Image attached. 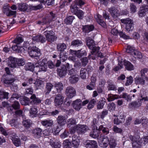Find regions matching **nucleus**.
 <instances>
[{
    "label": "nucleus",
    "instance_id": "obj_1",
    "mask_svg": "<svg viewBox=\"0 0 148 148\" xmlns=\"http://www.w3.org/2000/svg\"><path fill=\"white\" fill-rule=\"evenodd\" d=\"M130 140L132 141L133 148H140L142 143L146 144L148 141V136L144 137L143 138H140L138 136H133L130 135Z\"/></svg>",
    "mask_w": 148,
    "mask_h": 148
},
{
    "label": "nucleus",
    "instance_id": "obj_2",
    "mask_svg": "<svg viewBox=\"0 0 148 148\" xmlns=\"http://www.w3.org/2000/svg\"><path fill=\"white\" fill-rule=\"evenodd\" d=\"M121 23L125 25V29L126 31L130 32L132 31L134 28V22L131 19L128 18L121 20Z\"/></svg>",
    "mask_w": 148,
    "mask_h": 148
},
{
    "label": "nucleus",
    "instance_id": "obj_3",
    "mask_svg": "<svg viewBox=\"0 0 148 148\" xmlns=\"http://www.w3.org/2000/svg\"><path fill=\"white\" fill-rule=\"evenodd\" d=\"M28 52L32 57H38L41 55L40 49L36 46L28 48Z\"/></svg>",
    "mask_w": 148,
    "mask_h": 148
},
{
    "label": "nucleus",
    "instance_id": "obj_4",
    "mask_svg": "<svg viewBox=\"0 0 148 148\" xmlns=\"http://www.w3.org/2000/svg\"><path fill=\"white\" fill-rule=\"evenodd\" d=\"M47 62L46 60L44 59L38 63H36L35 64V66L36 68L38 67V72L42 71H46L47 70Z\"/></svg>",
    "mask_w": 148,
    "mask_h": 148
},
{
    "label": "nucleus",
    "instance_id": "obj_5",
    "mask_svg": "<svg viewBox=\"0 0 148 148\" xmlns=\"http://www.w3.org/2000/svg\"><path fill=\"white\" fill-rule=\"evenodd\" d=\"M44 33L46 39L49 42H53L57 38V37L55 36L54 32L51 30H46L44 32Z\"/></svg>",
    "mask_w": 148,
    "mask_h": 148
},
{
    "label": "nucleus",
    "instance_id": "obj_6",
    "mask_svg": "<svg viewBox=\"0 0 148 148\" xmlns=\"http://www.w3.org/2000/svg\"><path fill=\"white\" fill-rule=\"evenodd\" d=\"M75 128L79 134L84 133L89 130V128L85 125L78 124L75 126Z\"/></svg>",
    "mask_w": 148,
    "mask_h": 148
},
{
    "label": "nucleus",
    "instance_id": "obj_7",
    "mask_svg": "<svg viewBox=\"0 0 148 148\" xmlns=\"http://www.w3.org/2000/svg\"><path fill=\"white\" fill-rule=\"evenodd\" d=\"M66 92L68 97L71 98L76 95V91L75 89L72 86H68L66 90Z\"/></svg>",
    "mask_w": 148,
    "mask_h": 148
},
{
    "label": "nucleus",
    "instance_id": "obj_8",
    "mask_svg": "<svg viewBox=\"0 0 148 148\" xmlns=\"http://www.w3.org/2000/svg\"><path fill=\"white\" fill-rule=\"evenodd\" d=\"M71 11L74 13L80 19H82L84 16V13L81 10H78L75 7H73L71 9Z\"/></svg>",
    "mask_w": 148,
    "mask_h": 148
},
{
    "label": "nucleus",
    "instance_id": "obj_9",
    "mask_svg": "<svg viewBox=\"0 0 148 148\" xmlns=\"http://www.w3.org/2000/svg\"><path fill=\"white\" fill-rule=\"evenodd\" d=\"M109 140L107 137L100 138L99 141V146L102 147L106 148L109 145Z\"/></svg>",
    "mask_w": 148,
    "mask_h": 148
},
{
    "label": "nucleus",
    "instance_id": "obj_10",
    "mask_svg": "<svg viewBox=\"0 0 148 148\" xmlns=\"http://www.w3.org/2000/svg\"><path fill=\"white\" fill-rule=\"evenodd\" d=\"M64 97L60 94H58L56 96L54 100L55 104L56 106H59L63 102Z\"/></svg>",
    "mask_w": 148,
    "mask_h": 148
},
{
    "label": "nucleus",
    "instance_id": "obj_11",
    "mask_svg": "<svg viewBox=\"0 0 148 148\" xmlns=\"http://www.w3.org/2000/svg\"><path fill=\"white\" fill-rule=\"evenodd\" d=\"M57 122L61 127L63 126L66 123V118L65 116H58L57 119Z\"/></svg>",
    "mask_w": 148,
    "mask_h": 148
},
{
    "label": "nucleus",
    "instance_id": "obj_12",
    "mask_svg": "<svg viewBox=\"0 0 148 148\" xmlns=\"http://www.w3.org/2000/svg\"><path fill=\"white\" fill-rule=\"evenodd\" d=\"M57 70L58 74L61 77H64L66 74L67 69L64 66H62L58 68Z\"/></svg>",
    "mask_w": 148,
    "mask_h": 148
},
{
    "label": "nucleus",
    "instance_id": "obj_13",
    "mask_svg": "<svg viewBox=\"0 0 148 148\" xmlns=\"http://www.w3.org/2000/svg\"><path fill=\"white\" fill-rule=\"evenodd\" d=\"M73 106L74 108L77 110H79L82 107V101L80 99H77L73 101Z\"/></svg>",
    "mask_w": 148,
    "mask_h": 148
},
{
    "label": "nucleus",
    "instance_id": "obj_14",
    "mask_svg": "<svg viewBox=\"0 0 148 148\" xmlns=\"http://www.w3.org/2000/svg\"><path fill=\"white\" fill-rule=\"evenodd\" d=\"M16 59L12 57H9L7 60L8 64L9 67L13 68L16 67Z\"/></svg>",
    "mask_w": 148,
    "mask_h": 148
},
{
    "label": "nucleus",
    "instance_id": "obj_15",
    "mask_svg": "<svg viewBox=\"0 0 148 148\" xmlns=\"http://www.w3.org/2000/svg\"><path fill=\"white\" fill-rule=\"evenodd\" d=\"M72 145L74 147L77 148L79 144V140L77 136L74 135L72 137Z\"/></svg>",
    "mask_w": 148,
    "mask_h": 148
},
{
    "label": "nucleus",
    "instance_id": "obj_16",
    "mask_svg": "<svg viewBox=\"0 0 148 148\" xmlns=\"http://www.w3.org/2000/svg\"><path fill=\"white\" fill-rule=\"evenodd\" d=\"M86 148H97V144L95 140H90L86 143L85 144Z\"/></svg>",
    "mask_w": 148,
    "mask_h": 148
},
{
    "label": "nucleus",
    "instance_id": "obj_17",
    "mask_svg": "<svg viewBox=\"0 0 148 148\" xmlns=\"http://www.w3.org/2000/svg\"><path fill=\"white\" fill-rule=\"evenodd\" d=\"M109 11L112 16L114 18H116L119 15L118 10L114 7H112L110 8Z\"/></svg>",
    "mask_w": 148,
    "mask_h": 148
},
{
    "label": "nucleus",
    "instance_id": "obj_18",
    "mask_svg": "<svg viewBox=\"0 0 148 148\" xmlns=\"http://www.w3.org/2000/svg\"><path fill=\"white\" fill-rule=\"evenodd\" d=\"M100 134V132L99 130L96 129L93 130L92 131H91L89 135L91 137L93 138H98Z\"/></svg>",
    "mask_w": 148,
    "mask_h": 148
},
{
    "label": "nucleus",
    "instance_id": "obj_19",
    "mask_svg": "<svg viewBox=\"0 0 148 148\" xmlns=\"http://www.w3.org/2000/svg\"><path fill=\"white\" fill-rule=\"evenodd\" d=\"M14 81V79L12 75H7L3 82L4 84L7 85L11 84Z\"/></svg>",
    "mask_w": 148,
    "mask_h": 148
},
{
    "label": "nucleus",
    "instance_id": "obj_20",
    "mask_svg": "<svg viewBox=\"0 0 148 148\" xmlns=\"http://www.w3.org/2000/svg\"><path fill=\"white\" fill-rule=\"evenodd\" d=\"M78 76L76 75H71L69 78V82L71 84H75L79 80Z\"/></svg>",
    "mask_w": 148,
    "mask_h": 148
},
{
    "label": "nucleus",
    "instance_id": "obj_21",
    "mask_svg": "<svg viewBox=\"0 0 148 148\" xmlns=\"http://www.w3.org/2000/svg\"><path fill=\"white\" fill-rule=\"evenodd\" d=\"M123 62L125 68L127 70L131 71L134 69L133 65L130 62L126 60H124Z\"/></svg>",
    "mask_w": 148,
    "mask_h": 148
},
{
    "label": "nucleus",
    "instance_id": "obj_22",
    "mask_svg": "<svg viewBox=\"0 0 148 148\" xmlns=\"http://www.w3.org/2000/svg\"><path fill=\"white\" fill-rule=\"evenodd\" d=\"M30 99L32 100L31 102L32 104L36 105L41 102V100L39 98L36 97L34 94L32 95Z\"/></svg>",
    "mask_w": 148,
    "mask_h": 148
},
{
    "label": "nucleus",
    "instance_id": "obj_23",
    "mask_svg": "<svg viewBox=\"0 0 148 148\" xmlns=\"http://www.w3.org/2000/svg\"><path fill=\"white\" fill-rule=\"evenodd\" d=\"M41 123L43 126L47 127L51 126L53 124V122L51 120H45L41 121Z\"/></svg>",
    "mask_w": 148,
    "mask_h": 148
},
{
    "label": "nucleus",
    "instance_id": "obj_24",
    "mask_svg": "<svg viewBox=\"0 0 148 148\" xmlns=\"http://www.w3.org/2000/svg\"><path fill=\"white\" fill-rule=\"evenodd\" d=\"M86 42L87 45L90 49H91L92 47V46L95 45V43L92 38L89 37H87L86 39Z\"/></svg>",
    "mask_w": 148,
    "mask_h": 148
},
{
    "label": "nucleus",
    "instance_id": "obj_25",
    "mask_svg": "<svg viewBox=\"0 0 148 148\" xmlns=\"http://www.w3.org/2000/svg\"><path fill=\"white\" fill-rule=\"evenodd\" d=\"M22 124L25 127L28 129L31 126L32 122L30 119H25L23 120Z\"/></svg>",
    "mask_w": 148,
    "mask_h": 148
},
{
    "label": "nucleus",
    "instance_id": "obj_26",
    "mask_svg": "<svg viewBox=\"0 0 148 148\" xmlns=\"http://www.w3.org/2000/svg\"><path fill=\"white\" fill-rule=\"evenodd\" d=\"M37 112V109L36 107H32L29 110L30 116L31 117H34L36 116Z\"/></svg>",
    "mask_w": 148,
    "mask_h": 148
},
{
    "label": "nucleus",
    "instance_id": "obj_27",
    "mask_svg": "<svg viewBox=\"0 0 148 148\" xmlns=\"http://www.w3.org/2000/svg\"><path fill=\"white\" fill-rule=\"evenodd\" d=\"M55 15L52 12L50 13V16L48 17L43 18L42 20V21H46V23L49 22L51 21H53L55 19Z\"/></svg>",
    "mask_w": 148,
    "mask_h": 148
},
{
    "label": "nucleus",
    "instance_id": "obj_28",
    "mask_svg": "<svg viewBox=\"0 0 148 148\" xmlns=\"http://www.w3.org/2000/svg\"><path fill=\"white\" fill-rule=\"evenodd\" d=\"M134 82L136 85H143L145 84V80L141 77H136L134 79Z\"/></svg>",
    "mask_w": 148,
    "mask_h": 148
},
{
    "label": "nucleus",
    "instance_id": "obj_29",
    "mask_svg": "<svg viewBox=\"0 0 148 148\" xmlns=\"http://www.w3.org/2000/svg\"><path fill=\"white\" fill-rule=\"evenodd\" d=\"M18 9L21 11H25L27 9V5L25 3H19L17 4Z\"/></svg>",
    "mask_w": 148,
    "mask_h": 148
},
{
    "label": "nucleus",
    "instance_id": "obj_30",
    "mask_svg": "<svg viewBox=\"0 0 148 148\" xmlns=\"http://www.w3.org/2000/svg\"><path fill=\"white\" fill-rule=\"evenodd\" d=\"M96 18L97 22L102 26L105 27L106 26V23L101 18V16L99 14H98Z\"/></svg>",
    "mask_w": 148,
    "mask_h": 148
},
{
    "label": "nucleus",
    "instance_id": "obj_31",
    "mask_svg": "<svg viewBox=\"0 0 148 148\" xmlns=\"http://www.w3.org/2000/svg\"><path fill=\"white\" fill-rule=\"evenodd\" d=\"M147 11V9L144 7H142L140 8V10L138 12L139 16L140 17H142L145 16L146 14V12Z\"/></svg>",
    "mask_w": 148,
    "mask_h": 148
},
{
    "label": "nucleus",
    "instance_id": "obj_32",
    "mask_svg": "<svg viewBox=\"0 0 148 148\" xmlns=\"http://www.w3.org/2000/svg\"><path fill=\"white\" fill-rule=\"evenodd\" d=\"M83 45L82 42L78 40H73L71 43V45L75 47H78Z\"/></svg>",
    "mask_w": 148,
    "mask_h": 148
},
{
    "label": "nucleus",
    "instance_id": "obj_33",
    "mask_svg": "<svg viewBox=\"0 0 148 148\" xmlns=\"http://www.w3.org/2000/svg\"><path fill=\"white\" fill-rule=\"evenodd\" d=\"M42 130L39 128L35 129L33 131L34 135L37 138H39L41 135Z\"/></svg>",
    "mask_w": 148,
    "mask_h": 148
},
{
    "label": "nucleus",
    "instance_id": "obj_34",
    "mask_svg": "<svg viewBox=\"0 0 148 148\" xmlns=\"http://www.w3.org/2000/svg\"><path fill=\"white\" fill-rule=\"evenodd\" d=\"M32 39L37 42H40L42 43L45 41V38L42 35H38L35 36L33 37Z\"/></svg>",
    "mask_w": 148,
    "mask_h": 148
},
{
    "label": "nucleus",
    "instance_id": "obj_35",
    "mask_svg": "<svg viewBox=\"0 0 148 148\" xmlns=\"http://www.w3.org/2000/svg\"><path fill=\"white\" fill-rule=\"evenodd\" d=\"M106 99L104 98H102L98 103L97 106V108L98 109H102L106 103Z\"/></svg>",
    "mask_w": 148,
    "mask_h": 148
},
{
    "label": "nucleus",
    "instance_id": "obj_36",
    "mask_svg": "<svg viewBox=\"0 0 148 148\" xmlns=\"http://www.w3.org/2000/svg\"><path fill=\"white\" fill-rule=\"evenodd\" d=\"M87 75V70L84 68H81L80 72V76L81 78L83 79H85L86 78Z\"/></svg>",
    "mask_w": 148,
    "mask_h": 148
},
{
    "label": "nucleus",
    "instance_id": "obj_37",
    "mask_svg": "<svg viewBox=\"0 0 148 148\" xmlns=\"http://www.w3.org/2000/svg\"><path fill=\"white\" fill-rule=\"evenodd\" d=\"M57 48L58 51L63 52L66 49V46L64 43H59L57 45Z\"/></svg>",
    "mask_w": 148,
    "mask_h": 148
},
{
    "label": "nucleus",
    "instance_id": "obj_38",
    "mask_svg": "<svg viewBox=\"0 0 148 148\" xmlns=\"http://www.w3.org/2000/svg\"><path fill=\"white\" fill-rule=\"evenodd\" d=\"M94 28V26L92 25H86L83 27V30L86 32H88L92 31Z\"/></svg>",
    "mask_w": 148,
    "mask_h": 148
},
{
    "label": "nucleus",
    "instance_id": "obj_39",
    "mask_svg": "<svg viewBox=\"0 0 148 148\" xmlns=\"http://www.w3.org/2000/svg\"><path fill=\"white\" fill-rule=\"evenodd\" d=\"M54 87L56 89L57 92H59L63 89V85L61 82H58L55 84Z\"/></svg>",
    "mask_w": 148,
    "mask_h": 148
},
{
    "label": "nucleus",
    "instance_id": "obj_40",
    "mask_svg": "<svg viewBox=\"0 0 148 148\" xmlns=\"http://www.w3.org/2000/svg\"><path fill=\"white\" fill-rule=\"evenodd\" d=\"M96 103V99H91L89 101V103L87 106V108L89 109H90L93 108Z\"/></svg>",
    "mask_w": 148,
    "mask_h": 148
},
{
    "label": "nucleus",
    "instance_id": "obj_41",
    "mask_svg": "<svg viewBox=\"0 0 148 148\" xmlns=\"http://www.w3.org/2000/svg\"><path fill=\"white\" fill-rule=\"evenodd\" d=\"M120 98V97L117 95H113L110 94L108 95V98H107V100L108 101H111Z\"/></svg>",
    "mask_w": 148,
    "mask_h": 148
},
{
    "label": "nucleus",
    "instance_id": "obj_42",
    "mask_svg": "<svg viewBox=\"0 0 148 148\" xmlns=\"http://www.w3.org/2000/svg\"><path fill=\"white\" fill-rule=\"evenodd\" d=\"M53 85L50 83H48L46 84V86L45 94H48L51 91L52 88L53 87Z\"/></svg>",
    "mask_w": 148,
    "mask_h": 148
},
{
    "label": "nucleus",
    "instance_id": "obj_43",
    "mask_svg": "<svg viewBox=\"0 0 148 148\" xmlns=\"http://www.w3.org/2000/svg\"><path fill=\"white\" fill-rule=\"evenodd\" d=\"M9 93L0 90V100H2L3 99H8Z\"/></svg>",
    "mask_w": 148,
    "mask_h": 148
},
{
    "label": "nucleus",
    "instance_id": "obj_44",
    "mask_svg": "<svg viewBox=\"0 0 148 148\" xmlns=\"http://www.w3.org/2000/svg\"><path fill=\"white\" fill-rule=\"evenodd\" d=\"M74 18V17L72 16H68L65 19L64 23L66 24H71Z\"/></svg>",
    "mask_w": 148,
    "mask_h": 148
},
{
    "label": "nucleus",
    "instance_id": "obj_45",
    "mask_svg": "<svg viewBox=\"0 0 148 148\" xmlns=\"http://www.w3.org/2000/svg\"><path fill=\"white\" fill-rule=\"evenodd\" d=\"M99 131H102L103 133L107 135L109 133V129L106 127H104L103 125H101L99 128Z\"/></svg>",
    "mask_w": 148,
    "mask_h": 148
},
{
    "label": "nucleus",
    "instance_id": "obj_46",
    "mask_svg": "<svg viewBox=\"0 0 148 148\" xmlns=\"http://www.w3.org/2000/svg\"><path fill=\"white\" fill-rule=\"evenodd\" d=\"M25 67L26 70L32 71L36 66H35V65H33L32 63H29L26 65Z\"/></svg>",
    "mask_w": 148,
    "mask_h": 148
},
{
    "label": "nucleus",
    "instance_id": "obj_47",
    "mask_svg": "<svg viewBox=\"0 0 148 148\" xmlns=\"http://www.w3.org/2000/svg\"><path fill=\"white\" fill-rule=\"evenodd\" d=\"M68 57L67 54L65 52H61L60 54L59 58L60 60L64 62L66 60Z\"/></svg>",
    "mask_w": 148,
    "mask_h": 148
},
{
    "label": "nucleus",
    "instance_id": "obj_48",
    "mask_svg": "<svg viewBox=\"0 0 148 148\" xmlns=\"http://www.w3.org/2000/svg\"><path fill=\"white\" fill-rule=\"evenodd\" d=\"M80 50H78L77 51H76L70 49L69 51L70 53L72 55H75L78 57H80L83 55V54H82L81 53H80Z\"/></svg>",
    "mask_w": 148,
    "mask_h": 148
},
{
    "label": "nucleus",
    "instance_id": "obj_49",
    "mask_svg": "<svg viewBox=\"0 0 148 148\" xmlns=\"http://www.w3.org/2000/svg\"><path fill=\"white\" fill-rule=\"evenodd\" d=\"M76 123V121L74 118H71L67 120V124L69 127L71 126V125H75Z\"/></svg>",
    "mask_w": 148,
    "mask_h": 148
},
{
    "label": "nucleus",
    "instance_id": "obj_50",
    "mask_svg": "<svg viewBox=\"0 0 148 148\" xmlns=\"http://www.w3.org/2000/svg\"><path fill=\"white\" fill-rule=\"evenodd\" d=\"M12 140L13 143L16 147H18L21 145V141L18 138H13Z\"/></svg>",
    "mask_w": 148,
    "mask_h": 148
},
{
    "label": "nucleus",
    "instance_id": "obj_51",
    "mask_svg": "<svg viewBox=\"0 0 148 148\" xmlns=\"http://www.w3.org/2000/svg\"><path fill=\"white\" fill-rule=\"evenodd\" d=\"M63 146L64 148H71V143L68 140H64L63 143Z\"/></svg>",
    "mask_w": 148,
    "mask_h": 148
},
{
    "label": "nucleus",
    "instance_id": "obj_52",
    "mask_svg": "<svg viewBox=\"0 0 148 148\" xmlns=\"http://www.w3.org/2000/svg\"><path fill=\"white\" fill-rule=\"evenodd\" d=\"M109 141V144L111 148H114L115 147L116 144L114 139L111 137L110 138Z\"/></svg>",
    "mask_w": 148,
    "mask_h": 148
},
{
    "label": "nucleus",
    "instance_id": "obj_53",
    "mask_svg": "<svg viewBox=\"0 0 148 148\" xmlns=\"http://www.w3.org/2000/svg\"><path fill=\"white\" fill-rule=\"evenodd\" d=\"M125 119L121 118H115L114 120V124L118 125L120 123L124 122L125 121Z\"/></svg>",
    "mask_w": 148,
    "mask_h": 148
},
{
    "label": "nucleus",
    "instance_id": "obj_54",
    "mask_svg": "<svg viewBox=\"0 0 148 148\" xmlns=\"http://www.w3.org/2000/svg\"><path fill=\"white\" fill-rule=\"evenodd\" d=\"M136 51L134 47H131L130 46H128L126 49V51L128 53H130L131 55H133L134 52Z\"/></svg>",
    "mask_w": 148,
    "mask_h": 148
},
{
    "label": "nucleus",
    "instance_id": "obj_55",
    "mask_svg": "<svg viewBox=\"0 0 148 148\" xmlns=\"http://www.w3.org/2000/svg\"><path fill=\"white\" fill-rule=\"evenodd\" d=\"M12 48L14 51L18 52H19V50H21V51H24V50L23 51V49H24V50H25V49L23 47L20 48L17 45L12 46Z\"/></svg>",
    "mask_w": 148,
    "mask_h": 148
},
{
    "label": "nucleus",
    "instance_id": "obj_56",
    "mask_svg": "<svg viewBox=\"0 0 148 148\" xmlns=\"http://www.w3.org/2000/svg\"><path fill=\"white\" fill-rule=\"evenodd\" d=\"M127 81L125 84L126 86H127L131 84L133 81V79L132 76H130L126 77Z\"/></svg>",
    "mask_w": 148,
    "mask_h": 148
},
{
    "label": "nucleus",
    "instance_id": "obj_57",
    "mask_svg": "<svg viewBox=\"0 0 148 148\" xmlns=\"http://www.w3.org/2000/svg\"><path fill=\"white\" fill-rule=\"evenodd\" d=\"M16 67H18V66H23L25 64L23 60L19 59H16Z\"/></svg>",
    "mask_w": 148,
    "mask_h": 148
},
{
    "label": "nucleus",
    "instance_id": "obj_58",
    "mask_svg": "<svg viewBox=\"0 0 148 148\" xmlns=\"http://www.w3.org/2000/svg\"><path fill=\"white\" fill-rule=\"evenodd\" d=\"M23 41V38L21 36H18L16 37V38L12 42L17 44H19Z\"/></svg>",
    "mask_w": 148,
    "mask_h": 148
},
{
    "label": "nucleus",
    "instance_id": "obj_59",
    "mask_svg": "<svg viewBox=\"0 0 148 148\" xmlns=\"http://www.w3.org/2000/svg\"><path fill=\"white\" fill-rule=\"evenodd\" d=\"M130 7V11L131 13H133L136 12L137 8L134 3H131Z\"/></svg>",
    "mask_w": 148,
    "mask_h": 148
},
{
    "label": "nucleus",
    "instance_id": "obj_60",
    "mask_svg": "<svg viewBox=\"0 0 148 148\" xmlns=\"http://www.w3.org/2000/svg\"><path fill=\"white\" fill-rule=\"evenodd\" d=\"M121 96L122 98L125 99L127 101H130L131 99V96L126 93H123Z\"/></svg>",
    "mask_w": 148,
    "mask_h": 148
},
{
    "label": "nucleus",
    "instance_id": "obj_61",
    "mask_svg": "<svg viewBox=\"0 0 148 148\" xmlns=\"http://www.w3.org/2000/svg\"><path fill=\"white\" fill-rule=\"evenodd\" d=\"M34 92V90L32 87H29L25 89V95H31Z\"/></svg>",
    "mask_w": 148,
    "mask_h": 148
},
{
    "label": "nucleus",
    "instance_id": "obj_62",
    "mask_svg": "<svg viewBox=\"0 0 148 148\" xmlns=\"http://www.w3.org/2000/svg\"><path fill=\"white\" fill-rule=\"evenodd\" d=\"M133 56L135 58L138 59H141L142 57V55L141 53L136 50L135 52H134V54Z\"/></svg>",
    "mask_w": 148,
    "mask_h": 148
},
{
    "label": "nucleus",
    "instance_id": "obj_63",
    "mask_svg": "<svg viewBox=\"0 0 148 148\" xmlns=\"http://www.w3.org/2000/svg\"><path fill=\"white\" fill-rule=\"evenodd\" d=\"M122 61H119L118 66L115 67L114 69V70L115 71H117L120 69H121L123 67V64Z\"/></svg>",
    "mask_w": 148,
    "mask_h": 148
},
{
    "label": "nucleus",
    "instance_id": "obj_64",
    "mask_svg": "<svg viewBox=\"0 0 148 148\" xmlns=\"http://www.w3.org/2000/svg\"><path fill=\"white\" fill-rule=\"evenodd\" d=\"M51 145L54 148H60L61 146L60 143L57 142H51L50 143Z\"/></svg>",
    "mask_w": 148,
    "mask_h": 148
}]
</instances>
